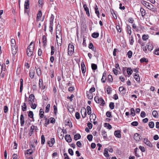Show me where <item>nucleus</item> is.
<instances>
[{
	"label": "nucleus",
	"instance_id": "nucleus-5",
	"mask_svg": "<svg viewBox=\"0 0 159 159\" xmlns=\"http://www.w3.org/2000/svg\"><path fill=\"white\" fill-rule=\"evenodd\" d=\"M83 4V7L84 9V11L86 12V14L89 17L90 16V13L89 12V8L87 7L86 4H84V2H82Z\"/></svg>",
	"mask_w": 159,
	"mask_h": 159
},
{
	"label": "nucleus",
	"instance_id": "nucleus-22",
	"mask_svg": "<svg viewBox=\"0 0 159 159\" xmlns=\"http://www.w3.org/2000/svg\"><path fill=\"white\" fill-rule=\"evenodd\" d=\"M131 29V28L130 26L129 25H127L126 27V30H127L128 33L129 35H131L132 33Z\"/></svg>",
	"mask_w": 159,
	"mask_h": 159
},
{
	"label": "nucleus",
	"instance_id": "nucleus-17",
	"mask_svg": "<svg viewBox=\"0 0 159 159\" xmlns=\"http://www.w3.org/2000/svg\"><path fill=\"white\" fill-rule=\"evenodd\" d=\"M30 2L29 0H25L24 4V8L27 9L29 8L30 6Z\"/></svg>",
	"mask_w": 159,
	"mask_h": 159
},
{
	"label": "nucleus",
	"instance_id": "nucleus-37",
	"mask_svg": "<svg viewBox=\"0 0 159 159\" xmlns=\"http://www.w3.org/2000/svg\"><path fill=\"white\" fill-rule=\"evenodd\" d=\"M1 66H2V72H4V71H5L6 70V65L4 63H1Z\"/></svg>",
	"mask_w": 159,
	"mask_h": 159
},
{
	"label": "nucleus",
	"instance_id": "nucleus-11",
	"mask_svg": "<svg viewBox=\"0 0 159 159\" xmlns=\"http://www.w3.org/2000/svg\"><path fill=\"white\" fill-rule=\"evenodd\" d=\"M140 137L141 136L138 133H136L134 135V138L136 141H139L140 140Z\"/></svg>",
	"mask_w": 159,
	"mask_h": 159
},
{
	"label": "nucleus",
	"instance_id": "nucleus-36",
	"mask_svg": "<svg viewBox=\"0 0 159 159\" xmlns=\"http://www.w3.org/2000/svg\"><path fill=\"white\" fill-rule=\"evenodd\" d=\"M111 12L113 16L115 19H117V17L115 13V11L113 9L111 10Z\"/></svg>",
	"mask_w": 159,
	"mask_h": 159
},
{
	"label": "nucleus",
	"instance_id": "nucleus-19",
	"mask_svg": "<svg viewBox=\"0 0 159 159\" xmlns=\"http://www.w3.org/2000/svg\"><path fill=\"white\" fill-rule=\"evenodd\" d=\"M34 102V100H29V103L30 104H32L31 107L33 109H35L37 105L35 104H33V102Z\"/></svg>",
	"mask_w": 159,
	"mask_h": 159
},
{
	"label": "nucleus",
	"instance_id": "nucleus-51",
	"mask_svg": "<svg viewBox=\"0 0 159 159\" xmlns=\"http://www.w3.org/2000/svg\"><path fill=\"white\" fill-rule=\"evenodd\" d=\"M127 55L129 58H131L132 55V52L131 51H129L127 52Z\"/></svg>",
	"mask_w": 159,
	"mask_h": 159
},
{
	"label": "nucleus",
	"instance_id": "nucleus-33",
	"mask_svg": "<svg viewBox=\"0 0 159 159\" xmlns=\"http://www.w3.org/2000/svg\"><path fill=\"white\" fill-rule=\"evenodd\" d=\"M134 77L135 80L137 81H140V78L139 77V75L135 74L134 75Z\"/></svg>",
	"mask_w": 159,
	"mask_h": 159
},
{
	"label": "nucleus",
	"instance_id": "nucleus-48",
	"mask_svg": "<svg viewBox=\"0 0 159 159\" xmlns=\"http://www.w3.org/2000/svg\"><path fill=\"white\" fill-rule=\"evenodd\" d=\"M104 125L105 127H107L108 129H111L112 128L111 126L109 123H105L104 124Z\"/></svg>",
	"mask_w": 159,
	"mask_h": 159
},
{
	"label": "nucleus",
	"instance_id": "nucleus-16",
	"mask_svg": "<svg viewBox=\"0 0 159 159\" xmlns=\"http://www.w3.org/2000/svg\"><path fill=\"white\" fill-rule=\"evenodd\" d=\"M20 124L21 126H23L24 124V120L23 113L21 114L20 117Z\"/></svg>",
	"mask_w": 159,
	"mask_h": 159
},
{
	"label": "nucleus",
	"instance_id": "nucleus-46",
	"mask_svg": "<svg viewBox=\"0 0 159 159\" xmlns=\"http://www.w3.org/2000/svg\"><path fill=\"white\" fill-rule=\"evenodd\" d=\"M50 107V105L49 104L47 105V106L46 107V109L45 112L46 113H48L49 111V108Z\"/></svg>",
	"mask_w": 159,
	"mask_h": 159
},
{
	"label": "nucleus",
	"instance_id": "nucleus-13",
	"mask_svg": "<svg viewBox=\"0 0 159 159\" xmlns=\"http://www.w3.org/2000/svg\"><path fill=\"white\" fill-rule=\"evenodd\" d=\"M65 138L66 141L68 143H70L72 141V139L70 135H66L65 137Z\"/></svg>",
	"mask_w": 159,
	"mask_h": 159
},
{
	"label": "nucleus",
	"instance_id": "nucleus-27",
	"mask_svg": "<svg viewBox=\"0 0 159 159\" xmlns=\"http://www.w3.org/2000/svg\"><path fill=\"white\" fill-rule=\"evenodd\" d=\"M34 72L33 70H30L29 73V76L31 79L34 78Z\"/></svg>",
	"mask_w": 159,
	"mask_h": 159
},
{
	"label": "nucleus",
	"instance_id": "nucleus-56",
	"mask_svg": "<svg viewBox=\"0 0 159 159\" xmlns=\"http://www.w3.org/2000/svg\"><path fill=\"white\" fill-rule=\"evenodd\" d=\"M34 114L32 111H30L28 114V116L31 118L33 119Z\"/></svg>",
	"mask_w": 159,
	"mask_h": 159
},
{
	"label": "nucleus",
	"instance_id": "nucleus-57",
	"mask_svg": "<svg viewBox=\"0 0 159 159\" xmlns=\"http://www.w3.org/2000/svg\"><path fill=\"white\" fill-rule=\"evenodd\" d=\"M106 116L107 117H112L111 112L109 111H107L106 113Z\"/></svg>",
	"mask_w": 159,
	"mask_h": 159
},
{
	"label": "nucleus",
	"instance_id": "nucleus-12",
	"mask_svg": "<svg viewBox=\"0 0 159 159\" xmlns=\"http://www.w3.org/2000/svg\"><path fill=\"white\" fill-rule=\"evenodd\" d=\"M106 75V72L105 71L103 74L102 78L101 79V81L103 83H105L107 80Z\"/></svg>",
	"mask_w": 159,
	"mask_h": 159
},
{
	"label": "nucleus",
	"instance_id": "nucleus-25",
	"mask_svg": "<svg viewBox=\"0 0 159 159\" xmlns=\"http://www.w3.org/2000/svg\"><path fill=\"white\" fill-rule=\"evenodd\" d=\"M43 46L45 47L47 45V39L45 35H43Z\"/></svg>",
	"mask_w": 159,
	"mask_h": 159
},
{
	"label": "nucleus",
	"instance_id": "nucleus-42",
	"mask_svg": "<svg viewBox=\"0 0 159 159\" xmlns=\"http://www.w3.org/2000/svg\"><path fill=\"white\" fill-rule=\"evenodd\" d=\"M33 152V151L31 149H29L26 150V152H25V153H26L29 155H30Z\"/></svg>",
	"mask_w": 159,
	"mask_h": 159
},
{
	"label": "nucleus",
	"instance_id": "nucleus-28",
	"mask_svg": "<svg viewBox=\"0 0 159 159\" xmlns=\"http://www.w3.org/2000/svg\"><path fill=\"white\" fill-rule=\"evenodd\" d=\"M127 72L128 75H130L132 73L133 70L131 68L129 67L127 69Z\"/></svg>",
	"mask_w": 159,
	"mask_h": 159
},
{
	"label": "nucleus",
	"instance_id": "nucleus-62",
	"mask_svg": "<svg viewBox=\"0 0 159 159\" xmlns=\"http://www.w3.org/2000/svg\"><path fill=\"white\" fill-rule=\"evenodd\" d=\"M131 125L133 126H137L138 125V123L137 121H134L131 123Z\"/></svg>",
	"mask_w": 159,
	"mask_h": 159
},
{
	"label": "nucleus",
	"instance_id": "nucleus-58",
	"mask_svg": "<svg viewBox=\"0 0 159 159\" xmlns=\"http://www.w3.org/2000/svg\"><path fill=\"white\" fill-rule=\"evenodd\" d=\"M116 29H117V31L119 32H121V31H122V28H120V25H116Z\"/></svg>",
	"mask_w": 159,
	"mask_h": 159
},
{
	"label": "nucleus",
	"instance_id": "nucleus-2",
	"mask_svg": "<svg viewBox=\"0 0 159 159\" xmlns=\"http://www.w3.org/2000/svg\"><path fill=\"white\" fill-rule=\"evenodd\" d=\"M142 4L145 5L148 8L152 11L155 10V7L152 4L146 1H143L142 2Z\"/></svg>",
	"mask_w": 159,
	"mask_h": 159
},
{
	"label": "nucleus",
	"instance_id": "nucleus-4",
	"mask_svg": "<svg viewBox=\"0 0 159 159\" xmlns=\"http://www.w3.org/2000/svg\"><path fill=\"white\" fill-rule=\"evenodd\" d=\"M58 135H59V138L60 139H62L64 136V132L61 128H58L57 130Z\"/></svg>",
	"mask_w": 159,
	"mask_h": 159
},
{
	"label": "nucleus",
	"instance_id": "nucleus-45",
	"mask_svg": "<svg viewBox=\"0 0 159 159\" xmlns=\"http://www.w3.org/2000/svg\"><path fill=\"white\" fill-rule=\"evenodd\" d=\"M22 110L23 111H25L26 110L27 107L25 103H23V105L22 106Z\"/></svg>",
	"mask_w": 159,
	"mask_h": 159
},
{
	"label": "nucleus",
	"instance_id": "nucleus-64",
	"mask_svg": "<svg viewBox=\"0 0 159 159\" xmlns=\"http://www.w3.org/2000/svg\"><path fill=\"white\" fill-rule=\"evenodd\" d=\"M139 148L142 152H145V148L143 147L140 146L139 147Z\"/></svg>",
	"mask_w": 159,
	"mask_h": 159
},
{
	"label": "nucleus",
	"instance_id": "nucleus-38",
	"mask_svg": "<svg viewBox=\"0 0 159 159\" xmlns=\"http://www.w3.org/2000/svg\"><path fill=\"white\" fill-rule=\"evenodd\" d=\"M44 112L42 109L39 110V116L40 118H42L44 116Z\"/></svg>",
	"mask_w": 159,
	"mask_h": 159
},
{
	"label": "nucleus",
	"instance_id": "nucleus-20",
	"mask_svg": "<svg viewBox=\"0 0 159 159\" xmlns=\"http://www.w3.org/2000/svg\"><path fill=\"white\" fill-rule=\"evenodd\" d=\"M95 102L99 104L101 106H103L105 102L104 100H94Z\"/></svg>",
	"mask_w": 159,
	"mask_h": 159
},
{
	"label": "nucleus",
	"instance_id": "nucleus-10",
	"mask_svg": "<svg viewBox=\"0 0 159 159\" xmlns=\"http://www.w3.org/2000/svg\"><path fill=\"white\" fill-rule=\"evenodd\" d=\"M143 142L147 146L150 147H152V143L148 139L144 138L143 140Z\"/></svg>",
	"mask_w": 159,
	"mask_h": 159
},
{
	"label": "nucleus",
	"instance_id": "nucleus-8",
	"mask_svg": "<svg viewBox=\"0 0 159 159\" xmlns=\"http://www.w3.org/2000/svg\"><path fill=\"white\" fill-rule=\"evenodd\" d=\"M55 143V140L54 138L51 139L50 140L48 141V144L50 147H52Z\"/></svg>",
	"mask_w": 159,
	"mask_h": 159
},
{
	"label": "nucleus",
	"instance_id": "nucleus-29",
	"mask_svg": "<svg viewBox=\"0 0 159 159\" xmlns=\"http://www.w3.org/2000/svg\"><path fill=\"white\" fill-rule=\"evenodd\" d=\"M102 134L103 135V139H107V135L106 134V132L105 130H102Z\"/></svg>",
	"mask_w": 159,
	"mask_h": 159
},
{
	"label": "nucleus",
	"instance_id": "nucleus-47",
	"mask_svg": "<svg viewBox=\"0 0 159 159\" xmlns=\"http://www.w3.org/2000/svg\"><path fill=\"white\" fill-rule=\"evenodd\" d=\"M108 80L109 82L112 81L113 79L112 75H109L108 76Z\"/></svg>",
	"mask_w": 159,
	"mask_h": 159
},
{
	"label": "nucleus",
	"instance_id": "nucleus-61",
	"mask_svg": "<svg viewBox=\"0 0 159 159\" xmlns=\"http://www.w3.org/2000/svg\"><path fill=\"white\" fill-rule=\"evenodd\" d=\"M68 152L70 154L71 156H72L74 154V152L73 150L70 148L68 150Z\"/></svg>",
	"mask_w": 159,
	"mask_h": 159
},
{
	"label": "nucleus",
	"instance_id": "nucleus-7",
	"mask_svg": "<svg viewBox=\"0 0 159 159\" xmlns=\"http://www.w3.org/2000/svg\"><path fill=\"white\" fill-rule=\"evenodd\" d=\"M82 118H84L87 115L86 111V109L84 108H83L81 109L80 111Z\"/></svg>",
	"mask_w": 159,
	"mask_h": 159
},
{
	"label": "nucleus",
	"instance_id": "nucleus-50",
	"mask_svg": "<svg viewBox=\"0 0 159 159\" xmlns=\"http://www.w3.org/2000/svg\"><path fill=\"white\" fill-rule=\"evenodd\" d=\"M148 125L149 127L151 128H153L154 127V124L153 122L151 121L149 123H148Z\"/></svg>",
	"mask_w": 159,
	"mask_h": 159
},
{
	"label": "nucleus",
	"instance_id": "nucleus-39",
	"mask_svg": "<svg viewBox=\"0 0 159 159\" xmlns=\"http://www.w3.org/2000/svg\"><path fill=\"white\" fill-rule=\"evenodd\" d=\"M91 67L93 70H95L97 69V65L92 63L91 64Z\"/></svg>",
	"mask_w": 159,
	"mask_h": 159
},
{
	"label": "nucleus",
	"instance_id": "nucleus-63",
	"mask_svg": "<svg viewBox=\"0 0 159 159\" xmlns=\"http://www.w3.org/2000/svg\"><path fill=\"white\" fill-rule=\"evenodd\" d=\"M130 44L131 45H132L134 42V38L133 36L132 35L130 37Z\"/></svg>",
	"mask_w": 159,
	"mask_h": 159
},
{
	"label": "nucleus",
	"instance_id": "nucleus-6",
	"mask_svg": "<svg viewBox=\"0 0 159 159\" xmlns=\"http://www.w3.org/2000/svg\"><path fill=\"white\" fill-rule=\"evenodd\" d=\"M11 52L14 56L17 52L18 51V47L17 46L11 47Z\"/></svg>",
	"mask_w": 159,
	"mask_h": 159
},
{
	"label": "nucleus",
	"instance_id": "nucleus-60",
	"mask_svg": "<svg viewBox=\"0 0 159 159\" xmlns=\"http://www.w3.org/2000/svg\"><path fill=\"white\" fill-rule=\"evenodd\" d=\"M92 94L91 93H89L88 94H87V96L88 97V98L89 99H92L93 98Z\"/></svg>",
	"mask_w": 159,
	"mask_h": 159
},
{
	"label": "nucleus",
	"instance_id": "nucleus-21",
	"mask_svg": "<svg viewBox=\"0 0 159 159\" xmlns=\"http://www.w3.org/2000/svg\"><path fill=\"white\" fill-rule=\"evenodd\" d=\"M38 129V128L37 126H35L34 125H32L30 127V131L31 132V134H30V136L31 135L32 133L33 132V131L34 130H36Z\"/></svg>",
	"mask_w": 159,
	"mask_h": 159
},
{
	"label": "nucleus",
	"instance_id": "nucleus-35",
	"mask_svg": "<svg viewBox=\"0 0 159 159\" xmlns=\"http://www.w3.org/2000/svg\"><path fill=\"white\" fill-rule=\"evenodd\" d=\"M99 35V34L97 32H94L92 34V37L94 38H98Z\"/></svg>",
	"mask_w": 159,
	"mask_h": 159
},
{
	"label": "nucleus",
	"instance_id": "nucleus-31",
	"mask_svg": "<svg viewBox=\"0 0 159 159\" xmlns=\"http://www.w3.org/2000/svg\"><path fill=\"white\" fill-rule=\"evenodd\" d=\"M11 46L13 47L16 46V43L15 40L14 39H12L11 40Z\"/></svg>",
	"mask_w": 159,
	"mask_h": 159
},
{
	"label": "nucleus",
	"instance_id": "nucleus-32",
	"mask_svg": "<svg viewBox=\"0 0 159 159\" xmlns=\"http://www.w3.org/2000/svg\"><path fill=\"white\" fill-rule=\"evenodd\" d=\"M96 117V116L95 114L94 113L92 114L90 117V120H91L92 119H93V120H95Z\"/></svg>",
	"mask_w": 159,
	"mask_h": 159
},
{
	"label": "nucleus",
	"instance_id": "nucleus-30",
	"mask_svg": "<svg viewBox=\"0 0 159 159\" xmlns=\"http://www.w3.org/2000/svg\"><path fill=\"white\" fill-rule=\"evenodd\" d=\"M152 115L155 118H157L158 117V114L157 111H153L152 112Z\"/></svg>",
	"mask_w": 159,
	"mask_h": 159
},
{
	"label": "nucleus",
	"instance_id": "nucleus-41",
	"mask_svg": "<svg viewBox=\"0 0 159 159\" xmlns=\"http://www.w3.org/2000/svg\"><path fill=\"white\" fill-rule=\"evenodd\" d=\"M35 68L36 70V73L37 75L39 76L41 74V70L39 68L36 69V67H35Z\"/></svg>",
	"mask_w": 159,
	"mask_h": 159
},
{
	"label": "nucleus",
	"instance_id": "nucleus-49",
	"mask_svg": "<svg viewBox=\"0 0 159 159\" xmlns=\"http://www.w3.org/2000/svg\"><path fill=\"white\" fill-rule=\"evenodd\" d=\"M110 108L112 110L114 109L115 107L114 103L113 102H110L109 105Z\"/></svg>",
	"mask_w": 159,
	"mask_h": 159
},
{
	"label": "nucleus",
	"instance_id": "nucleus-44",
	"mask_svg": "<svg viewBox=\"0 0 159 159\" xmlns=\"http://www.w3.org/2000/svg\"><path fill=\"white\" fill-rule=\"evenodd\" d=\"M4 74L5 73L4 72H2V73L1 62H0V75L2 77H3Z\"/></svg>",
	"mask_w": 159,
	"mask_h": 159
},
{
	"label": "nucleus",
	"instance_id": "nucleus-3",
	"mask_svg": "<svg viewBox=\"0 0 159 159\" xmlns=\"http://www.w3.org/2000/svg\"><path fill=\"white\" fill-rule=\"evenodd\" d=\"M68 54L70 56H71L74 52V46L71 43H69L68 46Z\"/></svg>",
	"mask_w": 159,
	"mask_h": 159
},
{
	"label": "nucleus",
	"instance_id": "nucleus-18",
	"mask_svg": "<svg viewBox=\"0 0 159 159\" xmlns=\"http://www.w3.org/2000/svg\"><path fill=\"white\" fill-rule=\"evenodd\" d=\"M120 130H117L115 131L114 134V135L117 137L120 138L121 137L120 134Z\"/></svg>",
	"mask_w": 159,
	"mask_h": 159
},
{
	"label": "nucleus",
	"instance_id": "nucleus-34",
	"mask_svg": "<svg viewBox=\"0 0 159 159\" xmlns=\"http://www.w3.org/2000/svg\"><path fill=\"white\" fill-rule=\"evenodd\" d=\"M81 138V136L80 134H78L74 135V139L75 140H77L78 139H79Z\"/></svg>",
	"mask_w": 159,
	"mask_h": 159
},
{
	"label": "nucleus",
	"instance_id": "nucleus-24",
	"mask_svg": "<svg viewBox=\"0 0 159 159\" xmlns=\"http://www.w3.org/2000/svg\"><path fill=\"white\" fill-rule=\"evenodd\" d=\"M56 38L57 39V43L58 45H59V44L60 45V46H61V44L62 43V36H61V39H60V41L59 42H58V39H59V38L58 37V36L57 35H56Z\"/></svg>",
	"mask_w": 159,
	"mask_h": 159
},
{
	"label": "nucleus",
	"instance_id": "nucleus-54",
	"mask_svg": "<svg viewBox=\"0 0 159 159\" xmlns=\"http://www.w3.org/2000/svg\"><path fill=\"white\" fill-rule=\"evenodd\" d=\"M140 11L142 14V16H143L145 15V11L143 8H141L140 9Z\"/></svg>",
	"mask_w": 159,
	"mask_h": 159
},
{
	"label": "nucleus",
	"instance_id": "nucleus-26",
	"mask_svg": "<svg viewBox=\"0 0 159 159\" xmlns=\"http://www.w3.org/2000/svg\"><path fill=\"white\" fill-rule=\"evenodd\" d=\"M42 16V12L41 11H39L38 13L37 14L36 19L38 21L40 20V18Z\"/></svg>",
	"mask_w": 159,
	"mask_h": 159
},
{
	"label": "nucleus",
	"instance_id": "nucleus-15",
	"mask_svg": "<svg viewBox=\"0 0 159 159\" xmlns=\"http://www.w3.org/2000/svg\"><path fill=\"white\" fill-rule=\"evenodd\" d=\"M147 48L149 51H151L153 48V46L152 44L150 43H148L147 44Z\"/></svg>",
	"mask_w": 159,
	"mask_h": 159
},
{
	"label": "nucleus",
	"instance_id": "nucleus-59",
	"mask_svg": "<svg viewBox=\"0 0 159 159\" xmlns=\"http://www.w3.org/2000/svg\"><path fill=\"white\" fill-rule=\"evenodd\" d=\"M51 55H52L55 52V48L53 46H51Z\"/></svg>",
	"mask_w": 159,
	"mask_h": 159
},
{
	"label": "nucleus",
	"instance_id": "nucleus-1",
	"mask_svg": "<svg viewBox=\"0 0 159 159\" xmlns=\"http://www.w3.org/2000/svg\"><path fill=\"white\" fill-rule=\"evenodd\" d=\"M33 43V42H32L28 46L26 50V52L27 56L29 57H31L33 54V51L34 49V44Z\"/></svg>",
	"mask_w": 159,
	"mask_h": 159
},
{
	"label": "nucleus",
	"instance_id": "nucleus-43",
	"mask_svg": "<svg viewBox=\"0 0 159 159\" xmlns=\"http://www.w3.org/2000/svg\"><path fill=\"white\" fill-rule=\"evenodd\" d=\"M108 149L107 148H105L104 150V154L106 157H109V154L108 152Z\"/></svg>",
	"mask_w": 159,
	"mask_h": 159
},
{
	"label": "nucleus",
	"instance_id": "nucleus-55",
	"mask_svg": "<svg viewBox=\"0 0 159 159\" xmlns=\"http://www.w3.org/2000/svg\"><path fill=\"white\" fill-rule=\"evenodd\" d=\"M87 139L89 141H91L92 140L93 137L92 135L89 134L87 136Z\"/></svg>",
	"mask_w": 159,
	"mask_h": 159
},
{
	"label": "nucleus",
	"instance_id": "nucleus-52",
	"mask_svg": "<svg viewBox=\"0 0 159 159\" xmlns=\"http://www.w3.org/2000/svg\"><path fill=\"white\" fill-rule=\"evenodd\" d=\"M130 112L131 114L133 116H134L135 115V111L134 109L133 108H131L130 109Z\"/></svg>",
	"mask_w": 159,
	"mask_h": 159
},
{
	"label": "nucleus",
	"instance_id": "nucleus-53",
	"mask_svg": "<svg viewBox=\"0 0 159 159\" xmlns=\"http://www.w3.org/2000/svg\"><path fill=\"white\" fill-rule=\"evenodd\" d=\"M41 144H43L45 142V139L44 135H42L41 137Z\"/></svg>",
	"mask_w": 159,
	"mask_h": 159
},
{
	"label": "nucleus",
	"instance_id": "nucleus-14",
	"mask_svg": "<svg viewBox=\"0 0 159 159\" xmlns=\"http://www.w3.org/2000/svg\"><path fill=\"white\" fill-rule=\"evenodd\" d=\"M81 69L82 73L83 74L86 71V67L84 62H82L81 64Z\"/></svg>",
	"mask_w": 159,
	"mask_h": 159
},
{
	"label": "nucleus",
	"instance_id": "nucleus-40",
	"mask_svg": "<svg viewBox=\"0 0 159 159\" xmlns=\"http://www.w3.org/2000/svg\"><path fill=\"white\" fill-rule=\"evenodd\" d=\"M149 36L148 35L143 34L142 36V39L143 40L146 41L149 38Z\"/></svg>",
	"mask_w": 159,
	"mask_h": 159
},
{
	"label": "nucleus",
	"instance_id": "nucleus-23",
	"mask_svg": "<svg viewBox=\"0 0 159 159\" xmlns=\"http://www.w3.org/2000/svg\"><path fill=\"white\" fill-rule=\"evenodd\" d=\"M95 13L97 14L98 17L99 18L100 17V13L98 10V8L97 5H96L95 7Z\"/></svg>",
	"mask_w": 159,
	"mask_h": 159
},
{
	"label": "nucleus",
	"instance_id": "nucleus-9",
	"mask_svg": "<svg viewBox=\"0 0 159 159\" xmlns=\"http://www.w3.org/2000/svg\"><path fill=\"white\" fill-rule=\"evenodd\" d=\"M39 86L40 88L43 90L45 88V86L43 85V82L42 79H40L39 80Z\"/></svg>",
	"mask_w": 159,
	"mask_h": 159
}]
</instances>
